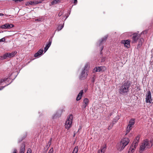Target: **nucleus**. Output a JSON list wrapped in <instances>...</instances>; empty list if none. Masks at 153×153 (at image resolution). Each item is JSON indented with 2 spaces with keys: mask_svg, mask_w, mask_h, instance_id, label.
<instances>
[{
  "mask_svg": "<svg viewBox=\"0 0 153 153\" xmlns=\"http://www.w3.org/2000/svg\"><path fill=\"white\" fill-rule=\"evenodd\" d=\"M131 84V82L129 80L124 81L119 87V93L123 95L127 94L129 91V88Z\"/></svg>",
  "mask_w": 153,
  "mask_h": 153,
  "instance_id": "1",
  "label": "nucleus"
},
{
  "mask_svg": "<svg viewBox=\"0 0 153 153\" xmlns=\"http://www.w3.org/2000/svg\"><path fill=\"white\" fill-rule=\"evenodd\" d=\"M129 140L128 138H124L122 139L120 142L117 145V148L118 150L121 151L123 150L125 147L128 145Z\"/></svg>",
  "mask_w": 153,
  "mask_h": 153,
  "instance_id": "2",
  "label": "nucleus"
},
{
  "mask_svg": "<svg viewBox=\"0 0 153 153\" xmlns=\"http://www.w3.org/2000/svg\"><path fill=\"white\" fill-rule=\"evenodd\" d=\"M73 116L72 114L70 115L67 118L65 125V127L66 129H69L72 126V121Z\"/></svg>",
  "mask_w": 153,
  "mask_h": 153,
  "instance_id": "3",
  "label": "nucleus"
},
{
  "mask_svg": "<svg viewBox=\"0 0 153 153\" xmlns=\"http://www.w3.org/2000/svg\"><path fill=\"white\" fill-rule=\"evenodd\" d=\"M143 144L145 145L146 148H151L153 145L152 141H149L147 139H145L144 140L143 142Z\"/></svg>",
  "mask_w": 153,
  "mask_h": 153,
  "instance_id": "4",
  "label": "nucleus"
},
{
  "mask_svg": "<svg viewBox=\"0 0 153 153\" xmlns=\"http://www.w3.org/2000/svg\"><path fill=\"white\" fill-rule=\"evenodd\" d=\"M88 74V71L83 69L79 76V79L83 80L85 79Z\"/></svg>",
  "mask_w": 153,
  "mask_h": 153,
  "instance_id": "5",
  "label": "nucleus"
},
{
  "mask_svg": "<svg viewBox=\"0 0 153 153\" xmlns=\"http://www.w3.org/2000/svg\"><path fill=\"white\" fill-rule=\"evenodd\" d=\"M140 35L135 33L132 35V43L136 42L140 37Z\"/></svg>",
  "mask_w": 153,
  "mask_h": 153,
  "instance_id": "6",
  "label": "nucleus"
},
{
  "mask_svg": "<svg viewBox=\"0 0 153 153\" xmlns=\"http://www.w3.org/2000/svg\"><path fill=\"white\" fill-rule=\"evenodd\" d=\"M146 102L147 103H151L152 101L151 97V92L149 91L147 92V94L146 95Z\"/></svg>",
  "mask_w": 153,
  "mask_h": 153,
  "instance_id": "7",
  "label": "nucleus"
},
{
  "mask_svg": "<svg viewBox=\"0 0 153 153\" xmlns=\"http://www.w3.org/2000/svg\"><path fill=\"white\" fill-rule=\"evenodd\" d=\"M14 27V25L12 24L6 23L4 25H1L0 28L2 29H10Z\"/></svg>",
  "mask_w": 153,
  "mask_h": 153,
  "instance_id": "8",
  "label": "nucleus"
},
{
  "mask_svg": "<svg viewBox=\"0 0 153 153\" xmlns=\"http://www.w3.org/2000/svg\"><path fill=\"white\" fill-rule=\"evenodd\" d=\"M137 146L135 144H133V143H132L130 147L128 153H133L135 150L136 147Z\"/></svg>",
  "mask_w": 153,
  "mask_h": 153,
  "instance_id": "9",
  "label": "nucleus"
},
{
  "mask_svg": "<svg viewBox=\"0 0 153 153\" xmlns=\"http://www.w3.org/2000/svg\"><path fill=\"white\" fill-rule=\"evenodd\" d=\"M25 146V143L23 142L22 144L20 149L19 153H24Z\"/></svg>",
  "mask_w": 153,
  "mask_h": 153,
  "instance_id": "10",
  "label": "nucleus"
},
{
  "mask_svg": "<svg viewBox=\"0 0 153 153\" xmlns=\"http://www.w3.org/2000/svg\"><path fill=\"white\" fill-rule=\"evenodd\" d=\"M107 39V36H105L103 38H102L97 43V45L99 46H100L102 45V43L104 42H105Z\"/></svg>",
  "mask_w": 153,
  "mask_h": 153,
  "instance_id": "11",
  "label": "nucleus"
},
{
  "mask_svg": "<svg viewBox=\"0 0 153 153\" xmlns=\"http://www.w3.org/2000/svg\"><path fill=\"white\" fill-rule=\"evenodd\" d=\"M103 67L100 66V67H96L95 68L93 71V72L94 73H95L97 72H100L102 71L103 68Z\"/></svg>",
  "mask_w": 153,
  "mask_h": 153,
  "instance_id": "12",
  "label": "nucleus"
},
{
  "mask_svg": "<svg viewBox=\"0 0 153 153\" xmlns=\"http://www.w3.org/2000/svg\"><path fill=\"white\" fill-rule=\"evenodd\" d=\"M10 80V79L9 77L7 78H5L3 79H2L0 81V85H3V84L2 83L4 82L6 83L7 85V82H9V81Z\"/></svg>",
  "mask_w": 153,
  "mask_h": 153,
  "instance_id": "13",
  "label": "nucleus"
},
{
  "mask_svg": "<svg viewBox=\"0 0 153 153\" xmlns=\"http://www.w3.org/2000/svg\"><path fill=\"white\" fill-rule=\"evenodd\" d=\"M130 41L129 39L122 40L121 42L122 44H124L125 46L127 47V45H130Z\"/></svg>",
  "mask_w": 153,
  "mask_h": 153,
  "instance_id": "14",
  "label": "nucleus"
},
{
  "mask_svg": "<svg viewBox=\"0 0 153 153\" xmlns=\"http://www.w3.org/2000/svg\"><path fill=\"white\" fill-rule=\"evenodd\" d=\"M140 138V136L138 135L137 136L132 143H133V144H134L136 145L137 146L138 142Z\"/></svg>",
  "mask_w": 153,
  "mask_h": 153,
  "instance_id": "15",
  "label": "nucleus"
},
{
  "mask_svg": "<svg viewBox=\"0 0 153 153\" xmlns=\"http://www.w3.org/2000/svg\"><path fill=\"white\" fill-rule=\"evenodd\" d=\"M83 93L82 90H81L79 93L76 98V100L77 101L79 100L81 98L82 95Z\"/></svg>",
  "mask_w": 153,
  "mask_h": 153,
  "instance_id": "16",
  "label": "nucleus"
},
{
  "mask_svg": "<svg viewBox=\"0 0 153 153\" xmlns=\"http://www.w3.org/2000/svg\"><path fill=\"white\" fill-rule=\"evenodd\" d=\"M146 148L145 145L143 144V142L142 143V145L140 146V153H141Z\"/></svg>",
  "mask_w": 153,
  "mask_h": 153,
  "instance_id": "17",
  "label": "nucleus"
},
{
  "mask_svg": "<svg viewBox=\"0 0 153 153\" xmlns=\"http://www.w3.org/2000/svg\"><path fill=\"white\" fill-rule=\"evenodd\" d=\"M17 53V52L15 51L12 52L11 53H8V57L10 58L14 56Z\"/></svg>",
  "mask_w": 153,
  "mask_h": 153,
  "instance_id": "18",
  "label": "nucleus"
},
{
  "mask_svg": "<svg viewBox=\"0 0 153 153\" xmlns=\"http://www.w3.org/2000/svg\"><path fill=\"white\" fill-rule=\"evenodd\" d=\"M59 112L58 111L55 114L53 115L52 117V119H54L56 118H57L59 117L60 116L61 114L59 115Z\"/></svg>",
  "mask_w": 153,
  "mask_h": 153,
  "instance_id": "19",
  "label": "nucleus"
},
{
  "mask_svg": "<svg viewBox=\"0 0 153 153\" xmlns=\"http://www.w3.org/2000/svg\"><path fill=\"white\" fill-rule=\"evenodd\" d=\"M135 119L134 118H132L131 119L129 122L128 125L132 126L134 124Z\"/></svg>",
  "mask_w": 153,
  "mask_h": 153,
  "instance_id": "20",
  "label": "nucleus"
},
{
  "mask_svg": "<svg viewBox=\"0 0 153 153\" xmlns=\"http://www.w3.org/2000/svg\"><path fill=\"white\" fill-rule=\"evenodd\" d=\"M52 37H51L49 39L48 42V44H47L46 46L48 47V48H49L50 46H51L52 42Z\"/></svg>",
  "mask_w": 153,
  "mask_h": 153,
  "instance_id": "21",
  "label": "nucleus"
},
{
  "mask_svg": "<svg viewBox=\"0 0 153 153\" xmlns=\"http://www.w3.org/2000/svg\"><path fill=\"white\" fill-rule=\"evenodd\" d=\"M132 128V126H130L129 125H128L127 128V130L126 131V134H127L129 132V131H130L131 130Z\"/></svg>",
  "mask_w": 153,
  "mask_h": 153,
  "instance_id": "22",
  "label": "nucleus"
},
{
  "mask_svg": "<svg viewBox=\"0 0 153 153\" xmlns=\"http://www.w3.org/2000/svg\"><path fill=\"white\" fill-rule=\"evenodd\" d=\"M61 0H54L51 2V4L52 5L56 4L58 3Z\"/></svg>",
  "mask_w": 153,
  "mask_h": 153,
  "instance_id": "23",
  "label": "nucleus"
},
{
  "mask_svg": "<svg viewBox=\"0 0 153 153\" xmlns=\"http://www.w3.org/2000/svg\"><path fill=\"white\" fill-rule=\"evenodd\" d=\"M42 2V1H37V0H34V1H33V5H36L38 4L41 3Z\"/></svg>",
  "mask_w": 153,
  "mask_h": 153,
  "instance_id": "24",
  "label": "nucleus"
},
{
  "mask_svg": "<svg viewBox=\"0 0 153 153\" xmlns=\"http://www.w3.org/2000/svg\"><path fill=\"white\" fill-rule=\"evenodd\" d=\"M106 148L105 146L104 147L102 148L100 150L98 151V153H104L105 151Z\"/></svg>",
  "mask_w": 153,
  "mask_h": 153,
  "instance_id": "25",
  "label": "nucleus"
},
{
  "mask_svg": "<svg viewBox=\"0 0 153 153\" xmlns=\"http://www.w3.org/2000/svg\"><path fill=\"white\" fill-rule=\"evenodd\" d=\"M78 146H75L72 153H77L78 151Z\"/></svg>",
  "mask_w": 153,
  "mask_h": 153,
  "instance_id": "26",
  "label": "nucleus"
},
{
  "mask_svg": "<svg viewBox=\"0 0 153 153\" xmlns=\"http://www.w3.org/2000/svg\"><path fill=\"white\" fill-rule=\"evenodd\" d=\"M88 100L87 98H85L84 99L83 102L84 104L86 105H88Z\"/></svg>",
  "mask_w": 153,
  "mask_h": 153,
  "instance_id": "27",
  "label": "nucleus"
},
{
  "mask_svg": "<svg viewBox=\"0 0 153 153\" xmlns=\"http://www.w3.org/2000/svg\"><path fill=\"white\" fill-rule=\"evenodd\" d=\"M89 65V63H87L85 65L84 68L83 69L85 70L86 71H88V67Z\"/></svg>",
  "mask_w": 153,
  "mask_h": 153,
  "instance_id": "28",
  "label": "nucleus"
},
{
  "mask_svg": "<svg viewBox=\"0 0 153 153\" xmlns=\"http://www.w3.org/2000/svg\"><path fill=\"white\" fill-rule=\"evenodd\" d=\"M64 24H63V25H62V26H59L58 27L57 30L58 31L61 30L63 27H64Z\"/></svg>",
  "mask_w": 153,
  "mask_h": 153,
  "instance_id": "29",
  "label": "nucleus"
},
{
  "mask_svg": "<svg viewBox=\"0 0 153 153\" xmlns=\"http://www.w3.org/2000/svg\"><path fill=\"white\" fill-rule=\"evenodd\" d=\"M43 50L42 49H41L38 51L37 52H38L40 54V55H41L43 53Z\"/></svg>",
  "mask_w": 153,
  "mask_h": 153,
  "instance_id": "30",
  "label": "nucleus"
},
{
  "mask_svg": "<svg viewBox=\"0 0 153 153\" xmlns=\"http://www.w3.org/2000/svg\"><path fill=\"white\" fill-rule=\"evenodd\" d=\"M8 53H6L4 54L3 55L4 58L5 59H6L7 57H8Z\"/></svg>",
  "mask_w": 153,
  "mask_h": 153,
  "instance_id": "31",
  "label": "nucleus"
},
{
  "mask_svg": "<svg viewBox=\"0 0 153 153\" xmlns=\"http://www.w3.org/2000/svg\"><path fill=\"white\" fill-rule=\"evenodd\" d=\"M11 82L9 83V84H7V85H5L4 86H1L0 87V90H2L4 87H6L7 86L9 85L10 83H11Z\"/></svg>",
  "mask_w": 153,
  "mask_h": 153,
  "instance_id": "32",
  "label": "nucleus"
},
{
  "mask_svg": "<svg viewBox=\"0 0 153 153\" xmlns=\"http://www.w3.org/2000/svg\"><path fill=\"white\" fill-rule=\"evenodd\" d=\"M25 137L24 136V137H22L21 138L19 139V140H18V143H20L21 142H22V141L24 139V138H25Z\"/></svg>",
  "mask_w": 153,
  "mask_h": 153,
  "instance_id": "33",
  "label": "nucleus"
},
{
  "mask_svg": "<svg viewBox=\"0 0 153 153\" xmlns=\"http://www.w3.org/2000/svg\"><path fill=\"white\" fill-rule=\"evenodd\" d=\"M142 43H140V42H139V44L137 46V48L138 49H139L142 45Z\"/></svg>",
  "mask_w": 153,
  "mask_h": 153,
  "instance_id": "34",
  "label": "nucleus"
},
{
  "mask_svg": "<svg viewBox=\"0 0 153 153\" xmlns=\"http://www.w3.org/2000/svg\"><path fill=\"white\" fill-rule=\"evenodd\" d=\"M71 1L73 2L74 5H76L77 3V0H70Z\"/></svg>",
  "mask_w": 153,
  "mask_h": 153,
  "instance_id": "35",
  "label": "nucleus"
},
{
  "mask_svg": "<svg viewBox=\"0 0 153 153\" xmlns=\"http://www.w3.org/2000/svg\"><path fill=\"white\" fill-rule=\"evenodd\" d=\"M40 55V54L38 52H37L34 54V56L35 57H37L39 56Z\"/></svg>",
  "mask_w": 153,
  "mask_h": 153,
  "instance_id": "36",
  "label": "nucleus"
},
{
  "mask_svg": "<svg viewBox=\"0 0 153 153\" xmlns=\"http://www.w3.org/2000/svg\"><path fill=\"white\" fill-rule=\"evenodd\" d=\"M27 4H30L31 5H33V1H30L27 2Z\"/></svg>",
  "mask_w": 153,
  "mask_h": 153,
  "instance_id": "37",
  "label": "nucleus"
},
{
  "mask_svg": "<svg viewBox=\"0 0 153 153\" xmlns=\"http://www.w3.org/2000/svg\"><path fill=\"white\" fill-rule=\"evenodd\" d=\"M53 149L52 148H51L49 150L48 153H53Z\"/></svg>",
  "mask_w": 153,
  "mask_h": 153,
  "instance_id": "38",
  "label": "nucleus"
},
{
  "mask_svg": "<svg viewBox=\"0 0 153 153\" xmlns=\"http://www.w3.org/2000/svg\"><path fill=\"white\" fill-rule=\"evenodd\" d=\"M27 153H31V150L30 149H28Z\"/></svg>",
  "mask_w": 153,
  "mask_h": 153,
  "instance_id": "39",
  "label": "nucleus"
},
{
  "mask_svg": "<svg viewBox=\"0 0 153 153\" xmlns=\"http://www.w3.org/2000/svg\"><path fill=\"white\" fill-rule=\"evenodd\" d=\"M5 40V39L4 38H3L0 39V42H4Z\"/></svg>",
  "mask_w": 153,
  "mask_h": 153,
  "instance_id": "40",
  "label": "nucleus"
},
{
  "mask_svg": "<svg viewBox=\"0 0 153 153\" xmlns=\"http://www.w3.org/2000/svg\"><path fill=\"white\" fill-rule=\"evenodd\" d=\"M48 48H48V47H47L46 46H45V47L44 48V51L45 53L47 51Z\"/></svg>",
  "mask_w": 153,
  "mask_h": 153,
  "instance_id": "41",
  "label": "nucleus"
},
{
  "mask_svg": "<svg viewBox=\"0 0 153 153\" xmlns=\"http://www.w3.org/2000/svg\"><path fill=\"white\" fill-rule=\"evenodd\" d=\"M119 119V118L118 117H116L114 118V121L116 122Z\"/></svg>",
  "mask_w": 153,
  "mask_h": 153,
  "instance_id": "42",
  "label": "nucleus"
},
{
  "mask_svg": "<svg viewBox=\"0 0 153 153\" xmlns=\"http://www.w3.org/2000/svg\"><path fill=\"white\" fill-rule=\"evenodd\" d=\"M36 21H38L39 22H41V18H39L35 19Z\"/></svg>",
  "mask_w": 153,
  "mask_h": 153,
  "instance_id": "43",
  "label": "nucleus"
},
{
  "mask_svg": "<svg viewBox=\"0 0 153 153\" xmlns=\"http://www.w3.org/2000/svg\"><path fill=\"white\" fill-rule=\"evenodd\" d=\"M63 12H60L58 14V16H60L62 14Z\"/></svg>",
  "mask_w": 153,
  "mask_h": 153,
  "instance_id": "44",
  "label": "nucleus"
},
{
  "mask_svg": "<svg viewBox=\"0 0 153 153\" xmlns=\"http://www.w3.org/2000/svg\"><path fill=\"white\" fill-rule=\"evenodd\" d=\"M4 59V58L3 56H0V59L3 60Z\"/></svg>",
  "mask_w": 153,
  "mask_h": 153,
  "instance_id": "45",
  "label": "nucleus"
},
{
  "mask_svg": "<svg viewBox=\"0 0 153 153\" xmlns=\"http://www.w3.org/2000/svg\"><path fill=\"white\" fill-rule=\"evenodd\" d=\"M143 40V38H140L139 41V42H140V43H142V41Z\"/></svg>",
  "mask_w": 153,
  "mask_h": 153,
  "instance_id": "46",
  "label": "nucleus"
},
{
  "mask_svg": "<svg viewBox=\"0 0 153 153\" xmlns=\"http://www.w3.org/2000/svg\"><path fill=\"white\" fill-rule=\"evenodd\" d=\"M13 153H17V150L16 149H13Z\"/></svg>",
  "mask_w": 153,
  "mask_h": 153,
  "instance_id": "47",
  "label": "nucleus"
},
{
  "mask_svg": "<svg viewBox=\"0 0 153 153\" xmlns=\"http://www.w3.org/2000/svg\"><path fill=\"white\" fill-rule=\"evenodd\" d=\"M87 105H85V104H84L83 105V108H86Z\"/></svg>",
  "mask_w": 153,
  "mask_h": 153,
  "instance_id": "48",
  "label": "nucleus"
},
{
  "mask_svg": "<svg viewBox=\"0 0 153 153\" xmlns=\"http://www.w3.org/2000/svg\"><path fill=\"white\" fill-rule=\"evenodd\" d=\"M51 143L50 142V141H49L48 142V144L49 145V146H50Z\"/></svg>",
  "mask_w": 153,
  "mask_h": 153,
  "instance_id": "49",
  "label": "nucleus"
},
{
  "mask_svg": "<svg viewBox=\"0 0 153 153\" xmlns=\"http://www.w3.org/2000/svg\"><path fill=\"white\" fill-rule=\"evenodd\" d=\"M94 78H93V79H92V82H94Z\"/></svg>",
  "mask_w": 153,
  "mask_h": 153,
  "instance_id": "50",
  "label": "nucleus"
},
{
  "mask_svg": "<svg viewBox=\"0 0 153 153\" xmlns=\"http://www.w3.org/2000/svg\"><path fill=\"white\" fill-rule=\"evenodd\" d=\"M103 47L102 46L101 47V51L103 49Z\"/></svg>",
  "mask_w": 153,
  "mask_h": 153,
  "instance_id": "51",
  "label": "nucleus"
},
{
  "mask_svg": "<svg viewBox=\"0 0 153 153\" xmlns=\"http://www.w3.org/2000/svg\"><path fill=\"white\" fill-rule=\"evenodd\" d=\"M111 127L110 126H109L108 128V130H109L111 129Z\"/></svg>",
  "mask_w": 153,
  "mask_h": 153,
  "instance_id": "52",
  "label": "nucleus"
},
{
  "mask_svg": "<svg viewBox=\"0 0 153 153\" xmlns=\"http://www.w3.org/2000/svg\"><path fill=\"white\" fill-rule=\"evenodd\" d=\"M3 15H4L3 14L0 13V16H3Z\"/></svg>",
  "mask_w": 153,
  "mask_h": 153,
  "instance_id": "53",
  "label": "nucleus"
},
{
  "mask_svg": "<svg viewBox=\"0 0 153 153\" xmlns=\"http://www.w3.org/2000/svg\"><path fill=\"white\" fill-rule=\"evenodd\" d=\"M52 138H51L50 140H49V141H50V142H51V141H52Z\"/></svg>",
  "mask_w": 153,
  "mask_h": 153,
  "instance_id": "54",
  "label": "nucleus"
},
{
  "mask_svg": "<svg viewBox=\"0 0 153 153\" xmlns=\"http://www.w3.org/2000/svg\"><path fill=\"white\" fill-rule=\"evenodd\" d=\"M87 88H85V92H86V91H87Z\"/></svg>",
  "mask_w": 153,
  "mask_h": 153,
  "instance_id": "55",
  "label": "nucleus"
},
{
  "mask_svg": "<svg viewBox=\"0 0 153 153\" xmlns=\"http://www.w3.org/2000/svg\"><path fill=\"white\" fill-rule=\"evenodd\" d=\"M47 147L48 146V145H47Z\"/></svg>",
  "mask_w": 153,
  "mask_h": 153,
  "instance_id": "56",
  "label": "nucleus"
}]
</instances>
